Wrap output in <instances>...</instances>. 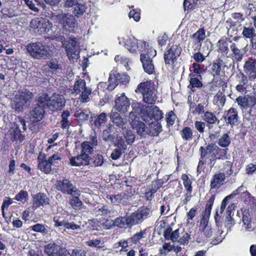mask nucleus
I'll return each mask as SVG.
<instances>
[{"mask_svg": "<svg viewBox=\"0 0 256 256\" xmlns=\"http://www.w3.org/2000/svg\"><path fill=\"white\" fill-rule=\"evenodd\" d=\"M107 199L110 200V202L114 205H118L123 200L121 194L109 195L107 196Z\"/></svg>", "mask_w": 256, "mask_h": 256, "instance_id": "obj_58", "label": "nucleus"}, {"mask_svg": "<svg viewBox=\"0 0 256 256\" xmlns=\"http://www.w3.org/2000/svg\"><path fill=\"white\" fill-rule=\"evenodd\" d=\"M199 76H197L194 74H190L188 78L190 80V85L188 88L192 89L194 88H200L202 86V84L198 78Z\"/></svg>", "mask_w": 256, "mask_h": 256, "instance_id": "obj_33", "label": "nucleus"}, {"mask_svg": "<svg viewBox=\"0 0 256 256\" xmlns=\"http://www.w3.org/2000/svg\"><path fill=\"white\" fill-rule=\"evenodd\" d=\"M201 158H204L208 156L215 158L218 155V152L220 150V148L214 144H208L206 148L200 147Z\"/></svg>", "mask_w": 256, "mask_h": 256, "instance_id": "obj_20", "label": "nucleus"}, {"mask_svg": "<svg viewBox=\"0 0 256 256\" xmlns=\"http://www.w3.org/2000/svg\"><path fill=\"white\" fill-rule=\"evenodd\" d=\"M98 141L96 138L92 136L90 141H85L81 144V152L88 155L92 154L94 148L97 146Z\"/></svg>", "mask_w": 256, "mask_h": 256, "instance_id": "obj_24", "label": "nucleus"}, {"mask_svg": "<svg viewBox=\"0 0 256 256\" xmlns=\"http://www.w3.org/2000/svg\"><path fill=\"white\" fill-rule=\"evenodd\" d=\"M202 118L207 126L214 124L217 122H219L214 114L211 112L206 111L205 112L202 116Z\"/></svg>", "mask_w": 256, "mask_h": 256, "instance_id": "obj_32", "label": "nucleus"}, {"mask_svg": "<svg viewBox=\"0 0 256 256\" xmlns=\"http://www.w3.org/2000/svg\"><path fill=\"white\" fill-rule=\"evenodd\" d=\"M38 100L41 104H44L52 111L60 110L65 105L64 96L60 94H54L51 97L46 94H42L38 98Z\"/></svg>", "mask_w": 256, "mask_h": 256, "instance_id": "obj_5", "label": "nucleus"}, {"mask_svg": "<svg viewBox=\"0 0 256 256\" xmlns=\"http://www.w3.org/2000/svg\"><path fill=\"white\" fill-rule=\"evenodd\" d=\"M38 168L45 174H49L52 170V166L46 159L45 154H40L38 157Z\"/></svg>", "mask_w": 256, "mask_h": 256, "instance_id": "obj_23", "label": "nucleus"}, {"mask_svg": "<svg viewBox=\"0 0 256 256\" xmlns=\"http://www.w3.org/2000/svg\"><path fill=\"white\" fill-rule=\"evenodd\" d=\"M53 221L54 222V226L56 227H58L60 228H64L73 230L80 228V225L76 224L74 222H68L64 220H61L59 216H54L53 218Z\"/></svg>", "mask_w": 256, "mask_h": 256, "instance_id": "obj_22", "label": "nucleus"}, {"mask_svg": "<svg viewBox=\"0 0 256 256\" xmlns=\"http://www.w3.org/2000/svg\"><path fill=\"white\" fill-rule=\"evenodd\" d=\"M154 83L152 80L146 81L139 84L135 90L136 93H140L142 96L147 92L154 90Z\"/></svg>", "mask_w": 256, "mask_h": 256, "instance_id": "obj_25", "label": "nucleus"}, {"mask_svg": "<svg viewBox=\"0 0 256 256\" xmlns=\"http://www.w3.org/2000/svg\"><path fill=\"white\" fill-rule=\"evenodd\" d=\"M156 50L152 48L148 49L146 52L142 53L140 55V60L142 64L144 71L148 74L154 72V66L151 56H156Z\"/></svg>", "mask_w": 256, "mask_h": 256, "instance_id": "obj_8", "label": "nucleus"}, {"mask_svg": "<svg viewBox=\"0 0 256 256\" xmlns=\"http://www.w3.org/2000/svg\"><path fill=\"white\" fill-rule=\"evenodd\" d=\"M110 118L114 124L121 129L120 130H122L123 129L126 128V122L124 120L118 112H112L110 114Z\"/></svg>", "mask_w": 256, "mask_h": 256, "instance_id": "obj_27", "label": "nucleus"}, {"mask_svg": "<svg viewBox=\"0 0 256 256\" xmlns=\"http://www.w3.org/2000/svg\"><path fill=\"white\" fill-rule=\"evenodd\" d=\"M26 50L31 57L36 60L46 59L52 55L48 46L40 42L30 43Z\"/></svg>", "mask_w": 256, "mask_h": 256, "instance_id": "obj_4", "label": "nucleus"}, {"mask_svg": "<svg viewBox=\"0 0 256 256\" xmlns=\"http://www.w3.org/2000/svg\"><path fill=\"white\" fill-rule=\"evenodd\" d=\"M222 61L220 60H217L212 64V74L214 76H220L222 70Z\"/></svg>", "mask_w": 256, "mask_h": 256, "instance_id": "obj_47", "label": "nucleus"}, {"mask_svg": "<svg viewBox=\"0 0 256 256\" xmlns=\"http://www.w3.org/2000/svg\"><path fill=\"white\" fill-rule=\"evenodd\" d=\"M190 110L193 114L200 115L204 112V106L202 104H198L196 105L195 104H192L190 106Z\"/></svg>", "mask_w": 256, "mask_h": 256, "instance_id": "obj_48", "label": "nucleus"}, {"mask_svg": "<svg viewBox=\"0 0 256 256\" xmlns=\"http://www.w3.org/2000/svg\"><path fill=\"white\" fill-rule=\"evenodd\" d=\"M199 0H184V10H192L198 6Z\"/></svg>", "mask_w": 256, "mask_h": 256, "instance_id": "obj_50", "label": "nucleus"}, {"mask_svg": "<svg viewBox=\"0 0 256 256\" xmlns=\"http://www.w3.org/2000/svg\"><path fill=\"white\" fill-rule=\"evenodd\" d=\"M10 138L12 141L20 139L21 130L18 125L14 124L10 130Z\"/></svg>", "mask_w": 256, "mask_h": 256, "instance_id": "obj_40", "label": "nucleus"}, {"mask_svg": "<svg viewBox=\"0 0 256 256\" xmlns=\"http://www.w3.org/2000/svg\"><path fill=\"white\" fill-rule=\"evenodd\" d=\"M230 143V139L227 134H223L218 140V144L222 148H226Z\"/></svg>", "mask_w": 256, "mask_h": 256, "instance_id": "obj_54", "label": "nucleus"}, {"mask_svg": "<svg viewBox=\"0 0 256 256\" xmlns=\"http://www.w3.org/2000/svg\"><path fill=\"white\" fill-rule=\"evenodd\" d=\"M230 49L233 52L236 58L238 60H242V54L240 52V50L236 46L234 43L232 42L230 46Z\"/></svg>", "mask_w": 256, "mask_h": 256, "instance_id": "obj_60", "label": "nucleus"}, {"mask_svg": "<svg viewBox=\"0 0 256 256\" xmlns=\"http://www.w3.org/2000/svg\"><path fill=\"white\" fill-rule=\"evenodd\" d=\"M48 66L52 72L54 74L62 70L60 65L58 64V62L56 60H52L48 64Z\"/></svg>", "mask_w": 256, "mask_h": 256, "instance_id": "obj_63", "label": "nucleus"}, {"mask_svg": "<svg viewBox=\"0 0 256 256\" xmlns=\"http://www.w3.org/2000/svg\"><path fill=\"white\" fill-rule=\"evenodd\" d=\"M231 43L232 42L230 41L220 40L218 41L220 50L227 54L229 52L228 48L230 46Z\"/></svg>", "mask_w": 256, "mask_h": 256, "instance_id": "obj_52", "label": "nucleus"}, {"mask_svg": "<svg viewBox=\"0 0 256 256\" xmlns=\"http://www.w3.org/2000/svg\"><path fill=\"white\" fill-rule=\"evenodd\" d=\"M226 179V174L222 172L215 174L212 178L210 182V188L212 189L218 188L224 184Z\"/></svg>", "mask_w": 256, "mask_h": 256, "instance_id": "obj_26", "label": "nucleus"}, {"mask_svg": "<svg viewBox=\"0 0 256 256\" xmlns=\"http://www.w3.org/2000/svg\"><path fill=\"white\" fill-rule=\"evenodd\" d=\"M232 208V205L231 206H228L226 210L228 216H226V220L225 223V226L230 229L234 224V220L231 216L230 210Z\"/></svg>", "mask_w": 256, "mask_h": 256, "instance_id": "obj_53", "label": "nucleus"}, {"mask_svg": "<svg viewBox=\"0 0 256 256\" xmlns=\"http://www.w3.org/2000/svg\"><path fill=\"white\" fill-rule=\"evenodd\" d=\"M58 246L55 244H50L44 246V252L49 256H56Z\"/></svg>", "mask_w": 256, "mask_h": 256, "instance_id": "obj_41", "label": "nucleus"}, {"mask_svg": "<svg viewBox=\"0 0 256 256\" xmlns=\"http://www.w3.org/2000/svg\"><path fill=\"white\" fill-rule=\"evenodd\" d=\"M242 225L240 231L242 232H253L256 235V226L254 222L251 220V218L248 212H244L242 218Z\"/></svg>", "mask_w": 256, "mask_h": 256, "instance_id": "obj_14", "label": "nucleus"}, {"mask_svg": "<svg viewBox=\"0 0 256 256\" xmlns=\"http://www.w3.org/2000/svg\"><path fill=\"white\" fill-rule=\"evenodd\" d=\"M32 97V93L26 90H18L12 100V109L17 112H22L24 106Z\"/></svg>", "mask_w": 256, "mask_h": 256, "instance_id": "obj_6", "label": "nucleus"}, {"mask_svg": "<svg viewBox=\"0 0 256 256\" xmlns=\"http://www.w3.org/2000/svg\"><path fill=\"white\" fill-rule=\"evenodd\" d=\"M244 69L250 80H254L256 78V60L250 58L246 60L244 66Z\"/></svg>", "mask_w": 256, "mask_h": 256, "instance_id": "obj_18", "label": "nucleus"}, {"mask_svg": "<svg viewBox=\"0 0 256 256\" xmlns=\"http://www.w3.org/2000/svg\"><path fill=\"white\" fill-rule=\"evenodd\" d=\"M107 120L108 119L106 114L102 112L99 114L95 120V125L98 127L100 126L102 124H104L106 122Z\"/></svg>", "mask_w": 256, "mask_h": 256, "instance_id": "obj_61", "label": "nucleus"}, {"mask_svg": "<svg viewBox=\"0 0 256 256\" xmlns=\"http://www.w3.org/2000/svg\"><path fill=\"white\" fill-rule=\"evenodd\" d=\"M87 88L85 80L82 79H78L76 81L74 84V92L76 94H78Z\"/></svg>", "mask_w": 256, "mask_h": 256, "instance_id": "obj_44", "label": "nucleus"}, {"mask_svg": "<svg viewBox=\"0 0 256 256\" xmlns=\"http://www.w3.org/2000/svg\"><path fill=\"white\" fill-rule=\"evenodd\" d=\"M248 82V77L244 74H242L241 79L238 84L236 86V90L240 92H246V85Z\"/></svg>", "mask_w": 256, "mask_h": 256, "instance_id": "obj_37", "label": "nucleus"}, {"mask_svg": "<svg viewBox=\"0 0 256 256\" xmlns=\"http://www.w3.org/2000/svg\"><path fill=\"white\" fill-rule=\"evenodd\" d=\"M74 192L71 194L73 198L70 200V204L74 209L80 210L82 204V202L79 199L80 192L78 190Z\"/></svg>", "mask_w": 256, "mask_h": 256, "instance_id": "obj_31", "label": "nucleus"}, {"mask_svg": "<svg viewBox=\"0 0 256 256\" xmlns=\"http://www.w3.org/2000/svg\"><path fill=\"white\" fill-rule=\"evenodd\" d=\"M119 44L124 47L131 53L138 54V52L142 53L146 52L148 49L152 48L148 44H146L144 41L138 40L134 37L118 38Z\"/></svg>", "mask_w": 256, "mask_h": 256, "instance_id": "obj_2", "label": "nucleus"}, {"mask_svg": "<svg viewBox=\"0 0 256 256\" xmlns=\"http://www.w3.org/2000/svg\"><path fill=\"white\" fill-rule=\"evenodd\" d=\"M206 50L208 52H206L204 54H202L200 52H196L194 54L192 58L196 62L202 63L206 60V58L208 56L210 53L212 51V50L211 48L209 49L207 47Z\"/></svg>", "mask_w": 256, "mask_h": 256, "instance_id": "obj_43", "label": "nucleus"}, {"mask_svg": "<svg viewBox=\"0 0 256 256\" xmlns=\"http://www.w3.org/2000/svg\"><path fill=\"white\" fill-rule=\"evenodd\" d=\"M109 84L108 86V89L109 90H112L116 85L118 84V82L117 80L116 74H110L108 78Z\"/></svg>", "mask_w": 256, "mask_h": 256, "instance_id": "obj_57", "label": "nucleus"}, {"mask_svg": "<svg viewBox=\"0 0 256 256\" xmlns=\"http://www.w3.org/2000/svg\"><path fill=\"white\" fill-rule=\"evenodd\" d=\"M206 38V32L204 28H200L197 32L192 34V39L195 42H201Z\"/></svg>", "mask_w": 256, "mask_h": 256, "instance_id": "obj_46", "label": "nucleus"}, {"mask_svg": "<svg viewBox=\"0 0 256 256\" xmlns=\"http://www.w3.org/2000/svg\"><path fill=\"white\" fill-rule=\"evenodd\" d=\"M112 225L121 228H126L133 226L130 216H118L112 221Z\"/></svg>", "mask_w": 256, "mask_h": 256, "instance_id": "obj_21", "label": "nucleus"}, {"mask_svg": "<svg viewBox=\"0 0 256 256\" xmlns=\"http://www.w3.org/2000/svg\"><path fill=\"white\" fill-rule=\"evenodd\" d=\"M115 109L121 113L126 112L130 106V100L124 93L118 94L114 100Z\"/></svg>", "mask_w": 256, "mask_h": 256, "instance_id": "obj_13", "label": "nucleus"}, {"mask_svg": "<svg viewBox=\"0 0 256 256\" xmlns=\"http://www.w3.org/2000/svg\"><path fill=\"white\" fill-rule=\"evenodd\" d=\"M150 210L146 206H141L130 216L133 225L142 222L145 219L150 216Z\"/></svg>", "mask_w": 256, "mask_h": 256, "instance_id": "obj_11", "label": "nucleus"}, {"mask_svg": "<svg viewBox=\"0 0 256 256\" xmlns=\"http://www.w3.org/2000/svg\"><path fill=\"white\" fill-rule=\"evenodd\" d=\"M70 116V112L68 110H64L62 115L61 127L63 129L68 128L70 124V122L68 119Z\"/></svg>", "mask_w": 256, "mask_h": 256, "instance_id": "obj_39", "label": "nucleus"}, {"mask_svg": "<svg viewBox=\"0 0 256 256\" xmlns=\"http://www.w3.org/2000/svg\"><path fill=\"white\" fill-rule=\"evenodd\" d=\"M37 100V104L32 106L30 112V118L33 122H38L40 121L45 113L44 104H41Z\"/></svg>", "mask_w": 256, "mask_h": 256, "instance_id": "obj_12", "label": "nucleus"}, {"mask_svg": "<svg viewBox=\"0 0 256 256\" xmlns=\"http://www.w3.org/2000/svg\"><path fill=\"white\" fill-rule=\"evenodd\" d=\"M66 50L67 56L70 61H74L78 58L79 54V50L78 48H75L70 46H66Z\"/></svg>", "mask_w": 256, "mask_h": 256, "instance_id": "obj_35", "label": "nucleus"}, {"mask_svg": "<svg viewBox=\"0 0 256 256\" xmlns=\"http://www.w3.org/2000/svg\"><path fill=\"white\" fill-rule=\"evenodd\" d=\"M52 20L55 22L60 24L63 28L66 31L74 32L78 29L76 20L72 14L60 12L53 13Z\"/></svg>", "mask_w": 256, "mask_h": 256, "instance_id": "obj_3", "label": "nucleus"}, {"mask_svg": "<svg viewBox=\"0 0 256 256\" xmlns=\"http://www.w3.org/2000/svg\"><path fill=\"white\" fill-rule=\"evenodd\" d=\"M200 227L202 228L204 234L206 237L210 238L212 236L214 230L212 228L211 226L208 224L207 222L204 220L203 222H201Z\"/></svg>", "mask_w": 256, "mask_h": 256, "instance_id": "obj_42", "label": "nucleus"}, {"mask_svg": "<svg viewBox=\"0 0 256 256\" xmlns=\"http://www.w3.org/2000/svg\"><path fill=\"white\" fill-rule=\"evenodd\" d=\"M30 27L35 32L42 34L50 32L52 26L48 20L42 18H38L31 20Z\"/></svg>", "mask_w": 256, "mask_h": 256, "instance_id": "obj_9", "label": "nucleus"}, {"mask_svg": "<svg viewBox=\"0 0 256 256\" xmlns=\"http://www.w3.org/2000/svg\"><path fill=\"white\" fill-rule=\"evenodd\" d=\"M122 132L124 138L126 139V142L127 144H130L133 143L135 139L134 134L132 131L130 130L125 128L122 130H120Z\"/></svg>", "mask_w": 256, "mask_h": 256, "instance_id": "obj_38", "label": "nucleus"}, {"mask_svg": "<svg viewBox=\"0 0 256 256\" xmlns=\"http://www.w3.org/2000/svg\"><path fill=\"white\" fill-rule=\"evenodd\" d=\"M114 126L110 124L108 129L104 131L103 139L105 141H111L113 139V136L111 134Z\"/></svg>", "mask_w": 256, "mask_h": 256, "instance_id": "obj_62", "label": "nucleus"}, {"mask_svg": "<svg viewBox=\"0 0 256 256\" xmlns=\"http://www.w3.org/2000/svg\"><path fill=\"white\" fill-rule=\"evenodd\" d=\"M74 116L78 118L81 122L88 120L89 117V112L86 110H78L74 114Z\"/></svg>", "mask_w": 256, "mask_h": 256, "instance_id": "obj_59", "label": "nucleus"}, {"mask_svg": "<svg viewBox=\"0 0 256 256\" xmlns=\"http://www.w3.org/2000/svg\"><path fill=\"white\" fill-rule=\"evenodd\" d=\"M143 100L146 104H154L157 100V96L154 90H152L150 92H147L142 96Z\"/></svg>", "mask_w": 256, "mask_h": 256, "instance_id": "obj_36", "label": "nucleus"}, {"mask_svg": "<svg viewBox=\"0 0 256 256\" xmlns=\"http://www.w3.org/2000/svg\"><path fill=\"white\" fill-rule=\"evenodd\" d=\"M230 196H227L222 200L220 210H218L216 212V214L214 216V220H215V222L216 224L220 220V214H222V212H224V210L226 208V202L228 201V199Z\"/></svg>", "mask_w": 256, "mask_h": 256, "instance_id": "obj_45", "label": "nucleus"}, {"mask_svg": "<svg viewBox=\"0 0 256 256\" xmlns=\"http://www.w3.org/2000/svg\"><path fill=\"white\" fill-rule=\"evenodd\" d=\"M140 9H132L128 14L130 18H132L136 22H138L140 18Z\"/></svg>", "mask_w": 256, "mask_h": 256, "instance_id": "obj_64", "label": "nucleus"}, {"mask_svg": "<svg viewBox=\"0 0 256 256\" xmlns=\"http://www.w3.org/2000/svg\"><path fill=\"white\" fill-rule=\"evenodd\" d=\"M226 124L230 125L231 127L236 126L238 122V112L236 108H230L224 112L222 116Z\"/></svg>", "mask_w": 256, "mask_h": 256, "instance_id": "obj_15", "label": "nucleus"}, {"mask_svg": "<svg viewBox=\"0 0 256 256\" xmlns=\"http://www.w3.org/2000/svg\"><path fill=\"white\" fill-rule=\"evenodd\" d=\"M70 162L74 166L90 165V156L80 152V154L76 156L72 157L70 159Z\"/></svg>", "mask_w": 256, "mask_h": 256, "instance_id": "obj_17", "label": "nucleus"}, {"mask_svg": "<svg viewBox=\"0 0 256 256\" xmlns=\"http://www.w3.org/2000/svg\"><path fill=\"white\" fill-rule=\"evenodd\" d=\"M104 163V158L102 155L97 154L90 158V165L94 166H100Z\"/></svg>", "mask_w": 256, "mask_h": 256, "instance_id": "obj_49", "label": "nucleus"}, {"mask_svg": "<svg viewBox=\"0 0 256 256\" xmlns=\"http://www.w3.org/2000/svg\"><path fill=\"white\" fill-rule=\"evenodd\" d=\"M92 90L88 87L82 90L81 92L80 101L82 102H87L90 100L89 96L92 94Z\"/></svg>", "mask_w": 256, "mask_h": 256, "instance_id": "obj_55", "label": "nucleus"}, {"mask_svg": "<svg viewBox=\"0 0 256 256\" xmlns=\"http://www.w3.org/2000/svg\"><path fill=\"white\" fill-rule=\"evenodd\" d=\"M132 107L134 112H139L140 116L143 120L146 122H150V120L158 121L162 118V112L156 106H150L142 104L140 103L134 104Z\"/></svg>", "mask_w": 256, "mask_h": 256, "instance_id": "obj_1", "label": "nucleus"}, {"mask_svg": "<svg viewBox=\"0 0 256 256\" xmlns=\"http://www.w3.org/2000/svg\"><path fill=\"white\" fill-rule=\"evenodd\" d=\"M72 14L74 15V18L76 17L78 18L83 15L86 12V7L85 4L82 3H78L75 4L73 7Z\"/></svg>", "mask_w": 256, "mask_h": 256, "instance_id": "obj_34", "label": "nucleus"}, {"mask_svg": "<svg viewBox=\"0 0 256 256\" xmlns=\"http://www.w3.org/2000/svg\"><path fill=\"white\" fill-rule=\"evenodd\" d=\"M182 52V48L178 45H172L164 54V60L166 64L175 65Z\"/></svg>", "mask_w": 256, "mask_h": 256, "instance_id": "obj_10", "label": "nucleus"}, {"mask_svg": "<svg viewBox=\"0 0 256 256\" xmlns=\"http://www.w3.org/2000/svg\"><path fill=\"white\" fill-rule=\"evenodd\" d=\"M148 134L152 136H157L162 131V126L158 121H152L148 124Z\"/></svg>", "mask_w": 256, "mask_h": 256, "instance_id": "obj_29", "label": "nucleus"}, {"mask_svg": "<svg viewBox=\"0 0 256 256\" xmlns=\"http://www.w3.org/2000/svg\"><path fill=\"white\" fill-rule=\"evenodd\" d=\"M236 102L242 109H246L256 104V98L254 96H240L236 98Z\"/></svg>", "mask_w": 256, "mask_h": 256, "instance_id": "obj_19", "label": "nucleus"}, {"mask_svg": "<svg viewBox=\"0 0 256 256\" xmlns=\"http://www.w3.org/2000/svg\"><path fill=\"white\" fill-rule=\"evenodd\" d=\"M193 132L189 127H185L180 132V136L184 140L188 141L192 138Z\"/></svg>", "mask_w": 256, "mask_h": 256, "instance_id": "obj_51", "label": "nucleus"}, {"mask_svg": "<svg viewBox=\"0 0 256 256\" xmlns=\"http://www.w3.org/2000/svg\"><path fill=\"white\" fill-rule=\"evenodd\" d=\"M56 188L58 190L62 192L71 195L75 191L78 190L68 180L64 179L62 180H58L56 182Z\"/></svg>", "mask_w": 256, "mask_h": 256, "instance_id": "obj_16", "label": "nucleus"}, {"mask_svg": "<svg viewBox=\"0 0 256 256\" xmlns=\"http://www.w3.org/2000/svg\"><path fill=\"white\" fill-rule=\"evenodd\" d=\"M112 212V210L107 206H102L95 210V213L97 216H108Z\"/></svg>", "mask_w": 256, "mask_h": 256, "instance_id": "obj_56", "label": "nucleus"}, {"mask_svg": "<svg viewBox=\"0 0 256 256\" xmlns=\"http://www.w3.org/2000/svg\"><path fill=\"white\" fill-rule=\"evenodd\" d=\"M140 112H134V108H132V110L129 114L130 123L132 128L136 130L140 136H144L148 134V128L144 122L140 121Z\"/></svg>", "mask_w": 256, "mask_h": 256, "instance_id": "obj_7", "label": "nucleus"}, {"mask_svg": "<svg viewBox=\"0 0 256 256\" xmlns=\"http://www.w3.org/2000/svg\"><path fill=\"white\" fill-rule=\"evenodd\" d=\"M181 178L183 181L184 186L188 192L186 194V200L184 202V204H186L188 201V198L190 200L191 197V193L192 190V181L186 174H182L181 176Z\"/></svg>", "mask_w": 256, "mask_h": 256, "instance_id": "obj_28", "label": "nucleus"}, {"mask_svg": "<svg viewBox=\"0 0 256 256\" xmlns=\"http://www.w3.org/2000/svg\"><path fill=\"white\" fill-rule=\"evenodd\" d=\"M33 198V205L36 208H38L40 206H45L48 203V198L44 194H37L34 196Z\"/></svg>", "mask_w": 256, "mask_h": 256, "instance_id": "obj_30", "label": "nucleus"}]
</instances>
